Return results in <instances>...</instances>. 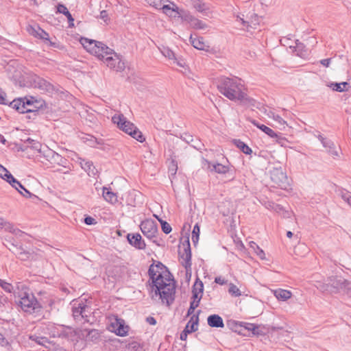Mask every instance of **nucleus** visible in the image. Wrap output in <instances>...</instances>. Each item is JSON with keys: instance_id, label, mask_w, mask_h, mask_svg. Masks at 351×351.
I'll use <instances>...</instances> for the list:
<instances>
[{"instance_id": "60", "label": "nucleus", "mask_w": 351, "mask_h": 351, "mask_svg": "<svg viewBox=\"0 0 351 351\" xmlns=\"http://www.w3.org/2000/svg\"><path fill=\"white\" fill-rule=\"evenodd\" d=\"M251 247L253 248L255 252L256 251V248L255 245H252V247Z\"/></svg>"}, {"instance_id": "45", "label": "nucleus", "mask_w": 351, "mask_h": 351, "mask_svg": "<svg viewBox=\"0 0 351 351\" xmlns=\"http://www.w3.org/2000/svg\"><path fill=\"white\" fill-rule=\"evenodd\" d=\"M215 282L220 285H223L227 283V280L221 276L216 277L215 279Z\"/></svg>"}, {"instance_id": "56", "label": "nucleus", "mask_w": 351, "mask_h": 351, "mask_svg": "<svg viewBox=\"0 0 351 351\" xmlns=\"http://www.w3.org/2000/svg\"><path fill=\"white\" fill-rule=\"evenodd\" d=\"M29 3L31 5H33V6H37L38 5V1L37 0H29Z\"/></svg>"}, {"instance_id": "58", "label": "nucleus", "mask_w": 351, "mask_h": 351, "mask_svg": "<svg viewBox=\"0 0 351 351\" xmlns=\"http://www.w3.org/2000/svg\"><path fill=\"white\" fill-rule=\"evenodd\" d=\"M273 208H275V204H269V208L273 210Z\"/></svg>"}, {"instance_id": "3", "label": "nucleus", "mask_w": 351, "mask_h": 351, "mask_svg": "<svg viewBox=\"0 0 351 351\" xmlns=\"http://www.w3.org/2000/svg\"><path fill=\"white\" fill-rule=\"evenodd\" d=\"M112 121L114 124L117 125L119 130L125 134H128L138 142L143 143L145 141V138L143 135L142 132L134 125L133 123L128 121L123 114H114L112 117Z\"/></svg>"}, {"instance_id": "59", "label": "nucleus", "mask_w": 351, "mask_h": 351, "mask_svg": "<svg viewBox=\"0 0 351 351\" xmlns=\"http://www.w3.org/2000/svg\"><path fill=\"white\" fill-rule=\"evenodd\" d=\"M0 141L4 143L5 140L3 138V136L0 134Z\"/></svg>"}, {"instance_id": "48", "label": "nucleus", "mask_w": 351, "mask_h": 351, "mask_svg": "<svg viewBox=\"0 0 351 351\" xmlns=\"http://www.w3.org/2000/svg\"><path fill=\"white\" fill-rule=\"evenodd\" d=\"M65 16H66V18L69 21V27H74V19L73 18L71 13L69 12Z\"/></svg>"}, {"instance_id": "15", "label": "nucleus", "mask_w": 351, "mask_h": 351, "mask_svg": "<svg viewBox=\"0 0 351 351\" xmlns=\"http://www.w3.org/2000/svg\"><path fill=\"white\" fill-rule=\"evenodd\" d=\"M191 44L198 50L208 51L210 45L208 42L205 41L204 38L199 36H190Z\"/></svg>"}, {"instance_id": "50", "label": "nucleus", "mask_w": 351, "mask_h": 351, "mask_svg": "<svg viewBox=\"0 0 351 351\" xmlns=\"http://www.w3.org/2000/svg\"><path fill=\"white\" fill-rule=\"evenodd\" d=\"M320 62L323 66H324L326 67H328L330 65V58L324 59V60H322Z\"/></svg>"}, {"instance_id": "37", "label": "nucleus", "mask_w": 351, "mask_h": 351, "mask_svg": "<svg viewBox=\"0 0 351 351\" xmlns=\"http://www.w3.org/2000/svg\"><path fill=\"white\" fill-rule=\"evenodd\" d=\"M84 308L82 306H79L73 308V315L75 319H78L80 316H82Z\"/></svg>"}, {"instance_id": "20", "label": "nucleus", "mask_w": 351, "mask_h": 351, "mask_svg": "<svg viewBox=\"0 0 351 351\" xmlns=\"http://www.w3.org/2000/svg\"><path fill=\"white\" fill-rule=\"evenodd\" d=\"M241 326H243L245 330L252 332L254 335L260 336L265 334L263 327L260 325L251 323H244Z\"/></svg>"}, {"instance_id": "55", "label": "nucleus", "mask_w": 351, "mask_h": 351, "mask_svg": "<svg viewBox=\"0 0 351 351\" xmlns=\"http://www.w3.org/2000/svg\"><path fill=\"white\" fill-rule=\"evenodd\" d=\"M273 210L277 213H279L282 210V208L280 205L275 204V208H273Z\"/></svg>"}, {"instance_id": "30", "label": "nucleus", "mask_w": 351, "mask_h": 351, "mask_svg": "<svg viewBox=\"0 0 351 351\" xmlns=\"http://www.w3.org/2000/svg\"><path fill=\"white\" fill-rule=\"evenodd\" d=\"M199 234H200V228H199V225L197 223L193 227V230L192 235H191L192 241L195 244L198 243L199 238Z\"/></svg>"}, {"instance_id": "2", "label": "nucleus", "mask_w": 351, "mask_h": 351, "mask_svg": "<svg viewBox=\"0 0 351 351\" xmlns=\"http://www.w3.org/2000/svg\"><path fill=\"white\" fill-rule=\"evenodd\" d=\"M220 93L232 101H247V90L245 86L237 81L226 78L219 86Z\"/></svg>"}, {"instance_id": "47", "label": "nucleus", "mask_w": 351, "mask_h": 351, "mask_svg": "<svg viewBox=\"0 0 351 351\" xmlns=\"http://www.w3.org/2000/svg\"><path fill=\"white\" fill-rule=\"evenodd\" d=\"M8 102L5 93L0 89V104H6Z\"/></svg>"}, {"instance_id": "39", "label": "nucleus", "mask_w": 351, "mask_h": 351, "mask_svg": "<svg viewBox=\"0 0 351 351\" xmlns=\"http://www.w3.org/2000/svg\"><path fill=\"white\" fill-rule=\"evenodd\" d=\"M99 18L104 21V22L106 23V24H108L109 22H110V17L108 16V14L107 12V11L106 10H102L101 12H100V14H99Z\"/></svg>"}, {"instance_id": "41", "label": "nucleus", "mask_w": 351, "mask_h": 351, "mask_svg": "<svg viewBox=\"0 0 351 351\" xmlns=\"http://www.w3.org/2000/svg\"><path fill=\"white\" fill-rule=\"evenodd\" d=\"M10 105L12 108L19 110L21 106V101L20 99H14L12 102H10Z\"/></svg>"}, {"instance_id": "5", "label": "nucleus", "mask_w": 351, "mask_h": 351, "mask_svg": "<svg viewBox=\"0 0 351 351\" xmlns=\"http://www.w3.org/2000/svg\"><path fill=\"white\" fill-rule=\"evenodd\" d=\"M204 285L201 280H197L192 289V298L188 314H192L195 309L198 307L203 295Z\"/></svg>"}, {"instance_id": "24", "label": "nucleus", "mask_w": 351, "mask_h": 351, "mask_svg": "<svg viewBox=\"0 0 351 351\" xmlns=\"http://www.w3.org/2000/svg\"><path fill=\"white\" fill-rule=\"evenodd\" d=\"M252 123L254 125H256L258 128H259L261 130H262L263 132H265L266 134H267L269 136H270L271 138L278 137V134L276 133L270 128H269L265 125H260L258 123H256L255 121H253Z\"/></svg>"}, {"instance_id": "4", "label": "nucleus", "mask_w": 351, "mask_h": 351, "mask_svg": "<svg viewBox=\"0 0 351 351\" xmlns=\"http://www.w3.org/2000/svg\"><path fill=\"white\" fill-rule=\"evenodd\" d=\"M107 329L110 332L114 333L119 337H123L128 336L130 326L123 319L119 317L117 315L111 314L107 317Z\"/></svg>"}, {"instance_id": "16", "label": "nucleus", "mask_w": 351, "mask_h": 351, "mask_svg": "<svg viewBox=\"0 0 351 351\" xmlns=\"http://www.w3.org/2000/svg\"><path fill=\"white\" fill-rule=\"evenodd\" d=\"M127 239L130 245L138 250H144L146 247L140 234H128Z\"/></svg>"}, {"instance_id": "38", "label": "nucleus", "mask_w": 351, "mask_h": 351, "mask_svg": "<svg viewBox=\"0 0 351 351\" xmlns=\"http://www.w3.org/2000/svg\"><path fill=\"white\" fill-rule=\"evenodd\" d=\"M305 47L302 43L297 44L296 51H298V54L304 58L306 55V50H303Z\"/></svg>"}, {"instance_id": "29", "label": "nucleus", "mask_w": 351, "mask_h": 351, "mask_svg": "<svg viewBox=\"0 0 351 351\" xmlns=\"http://www.w3.org/2000/svg\"><path fill=\"white\" fill-rule=\"evenodd\" d=\"M150 6L160 10L167 0H145Z\"/></svg>"}, {"instance_id": "42", "label": "nucleus", "mask_w": 351, "mask_h": 351, "mask_svg": "<svg viewBox=\"0 0 351 351\" xmlns=\"http://www.w3.org/2000/svg\"><path fill=\"white\" fill-rule=\"evenodd\" d=\"M273 119L276 121L280 126L285 128L287 125V121H285L279 115H274Z\"/></svg>"}, {"instance_id": "43", "label": "nucleus", "mask_w": 351, "mask_h": 351, "mask_svg": "<svg viewBox=\"0 0 351 351\" xmlns=\"http://www.w3.org/2000/svg\"><path fill=\"white\" fill-rule=\"evenodd\" d=\"M57 11H58V12L63 14L64 15H66L69 12L67 8L63 4L58 5Z\"/></svg>"}, {"instance_id": "10", "label": "nucleus", "mask_w": 351, "mask_h": 351, "mask_svg": "<svg viewBox=\"0 0 351 351\" xmlns=\"http://www.w3.org/2000/svg\"><path fill=\"white\" fill-rule=\"evenodd\" d=\"M160 10L165 15L170 18L180 17L182 19V16L185 14L183 10L180 9L173 1L170 0H167Z\"/></svg>"}, {"instance_id": "13", "label": "nucleus", "mask_w": 351, "mask_h": 351, "mask_svg": "<svg viewBox=\"0 0 351 351\" xmlns=\"http://www.w3.org/2000/svg\"><path fill=\"white\" fill-rule=\"evenodd\" d=\"M80 43L83 46L84 49L90 53L91 55L95 56V54L97 53V49L99 45H100V42L89 39L87 38L82 37L80 38Z\"/></svg>"}, {"instance_id": "1", "label": "nucleus", "mask_w": 351, "mask_h": 351, "mask_svg": "<svg viewBox=\"0 0 351 351\" xmlns=\"http://www.w3.org/2000/svg\"><path fill=\"white\" fill-rule=\"evenodd\" d=\"M152 280L151 296L169 306L175 300L176 282L168 269L161 263H153L149 269Z\"/></svg>"}, {"instance_id": "22", "label": "nucleus", "mask_w": 351, "mask_h": 351, "mask_svg": "<svg viewBox=\"0 0 351 351\" xmlns=\"http://www.w3.org/2000/svg\"><path fill=\"white\" fill-rule=\"evenodd\" d=\"M198 321L197 316H192L184 328L186 331L190 333L196 331L198 328Z\"/></svg>"}, {"instance_id": "17", "label": "nucleus", "mask_w": 351, "mask_h": 351, "mask_svg": "<svg viewBox=\"0 0 351 351\" xmlns=\"http://www.w3.org/2000/svg\"><path fill=\"white\" fill-rule=\"evenodd\" d=\"M102 196L104 199L110 204H114L118 202L117 194L112 192L110 188L103 187Z\"/></svg>"}, {"instance_id": "31", "label": "nucleus", "mask_w": 351, "mask_h": 351, "mask_svg": "<svg viewBox=\"0 0 351 351\" xmlns=\"http://www.w3.org/2000/svg\"><path fill=\"white\" fill-rule=\"evenodd\" d=\"M228 292L231 295L234 297H239L241 295V292L239 287L232 283L229 285Z\"/></svg>"}, {"instance_id": "54", "label": "nucleus", "mask_w": 351, "mask_h": 351, "mask_svg": "<svg viewBox=\"0 0 351 351\" xmlns=\"http://www.w3.org/2000/svg\"><path fill=\"white\" fill-rule=\"evenodd\" d=\"M147 321L151 325H155L156 324V321L153 317H147Z\"/></svg>"}, {"instance_id": "44", "label": "nucleus", "mask_w": 351, "mask_h": 351, "mask_svg": "<svg viewBox=\"0 0 351 351\" xmlns=\"http://www.w3.org/2000/svg\"><path fill=\"white\" fill-rule=\"evenodd\" d=\"M1 287L5 290L6 291L8 292H11L12 289V285L8 283V282H2L1 283Z\"/></svg>"}, {"instance_id": "32", "label": "nucleus", "mask_w": 351, "mask_h": 351, "mask_svg": "<svg viewBox=\"0 0 351 351\" xmlns=\"http://www.w3.org/2000/svg\"><path fill=\"white\" fill-rule=\"evenodd\" d=\"M82 168L88 172L90 175V173H94L95 167L93 165V163L89 161H84V162L81 163Z\"/></svg>"}, {"instance_id": "49", "label": "nucleus", "mask_w": 351, "mask_h": 351, "mask_svg": "<svg viewBox=\"0 0 351 351\" xmlns=\"http://www.w3.org/2000/svg\"><path fill=\"white\" fill-rule=\"evenodd\" d=\"M13 187H14L19 193H21L19 188H22V185L21 184V183L16 180V182H8Z\"/></svg>"}, {"instance_id": "9", "label": "nucleus", "mask_w": 351, "mask_h": 351, "mask_svg": "<svg viewBox=\"0 0 351 351\" xmlns=\"http://www.w3.org/2000/svg\"><path fill=\"white\" fill-rule=\"evenodd\" d=\"M41 308L42 306L32 293H25L23 295V311L35 313L40 312Z\"/></svg>"}, {"instance_id": "25", "label": "nucleus", "mask_w": 351, "mask_h": 351, "mask_svg": "<svg viewBox=\"0 0 351 351\" xmlns=\"http://www.w3.org/2000/svg\"><path fill=\"white\" fill-rule=\"evenodd\" d=\"M0 177L7 182H16V180L13 178L12 174L5 168L3 165L0 164Z\"/></svg>"}, {"instance_id": "52", "label": "nucleus", "mask_w": 351, "mask_h": 351, "mask_svg": "<svg viewBox=\"0 0 351 351\" xmlns=\"http://www.w3.org/2000/svg\"><path fill=\"white\" fill-rule=\"evenodd\" d=\"M190 332H186V330L184 329V331L180 335V339L182 341H185L187 339L188 334Z\"/></svg>"}, {"instance_id": "8", "label": "nucleus", "mask_w": 351, "mask_h": 351, "mask_svg": "<svg viewBox=\"0 0 351 351\" xmlns=\"http://www.w3.org/2000/svg\"><path fill=\"white\" fill-rule=\"evenodd\" d=\"M103 62L107 66L117 71H122L125 68L124 62L114 50L104 59Z\"/></svg>"}, {"instance_id": "53", "label": "nucleus", "mask_w": 351, "mask_h": 351, "mask_svg": "<svg viewBox=\"0 0 351 351\" xmlns=\"http://www.w3.org/2000/svg\"><path fill=\"white\" fill-rule=\"evenodd\" d=\"M343 198L350 205H351V195L349 194H346L343 195Z\"/></svg>"}, {"instance_id": "7", "label": "nucleus", "mask_w": 351, "mask_h": 351, "mask_svg": "<svg viewBox=\"0 0 351 351\" xmlns=\"http://www.w3.org/2000/svg\"><path fill=\"white\" fill-rule=\"evenodd\" d=\"M44 101L34 97H25L23 98V114L25 112H32L36 115V112L44 106Z\"/></svg>"}, {"instance_id": "14", "label": "nucleus", "mask_w": 351, "mask_h": 351, "mask_svg": "<svg viewBox=\"0 0 351 351\" xmlns=\"http://www.w3.org/2000/svg\"><path fill=\"white\" fill-rule=\"evenodd\" d=\"M182 21L189 24L191 27L195 29H204L207 27V25L205 23L189 14L185 13L184 16H182Z\"/></svg>"}, {"instance_id": "33", "label": "nucleus", "mask_w": 351, "mask_h": 351, "mask_svg": "<svg viewBox=\"0 0 351 351\" xmlns=\"http://www.w3.org/2000/svg\"><path fill=\"white\" fill-rule=\"evenodd\" d=\"M252 245L256 246V251L255 252L257 256L262 260L266 259V255L265 252L254 241L251 242L250 245L252 247Z\"/></svg>"}, {"instance_id": "6", "label": "nucleus", "mask_w": 351, "mask_h": 351, "mask_svg": "<svg viewBox=\"0 0 351 351\" xmlns=\"http://www.w3.org/2000/svg\"><path fill=\"white\" fill-rule=\"evenodd\" d=\"M23 82H25V86L28 87L47 89L51 86V84L45 80L31 73H26L25 75L23 76Z\"/></svg>"}, {"instance_id": "36", "label": "nucleus", "mask_w": 351, "mask_h": 351, "mask_svg": "<svg viewBox=\"0 0 351 351\" xmlns=\"http://www.w3.org/2000/svg\"><path fill=\"white\" fill-rule=\"evenodd\" d=\"M160 223H161V228H162V231L165 234L170 233L171 232V230H172L170 224L169 223H167V221H162V220H160Z\"/></svg>"}, {"instance_id": "62", "label": "nucleus", "mask_w": 351, "mask_h": 351, "mask_svg": "<svg viewBox=\"0 0 351 351\" xmlns=\"http://www.w3.org/2000/svg\"><path fill=\"white\" fill-rule=\"evenodd\" d=\"M50 45H55V43H52V42H50Z\"/></svg>"}, {"instance_id": "19", "label": "nucleus", "mask_w": 351, "mask_h": 351, "mask_svg": "<svg viewBox=\"0 0 351 351\" xmlns=\"http://www.w3.org/2000/svg\"><path fill=\"white\" fill-rule=\"evenodd\" d=\"M278 300L287 301L292 297V292L289 290L277 289L271 291Z\"/></svg>"}, {"instance_id": "12", "label": "nucleus", "mask_w": 351, "mask_h": 351, "mask_svg": "<svg viewBox=\"0 0 351 351\" xmlns=\"http://www.w3.org/2000/svg\"><path fill=\"white\" fill-rule=\"evenodd\" d=\"M141 232L147 238H153L156 236L158 232V228L156 223L152 219H145L140 226Z\"/></svg>"}, {"instance_id": "61", "label": "nucleus", "mask_w": 351, "mask_h": 351, "mask_svg": "<svg viewBox=\"0 0 351 351\" xmlns=\"http://www.w3.org/2000/svg\"><path fill=\"white\" fill-rule=\"evenodd\" d=\"M23 190L25 193H29V192H28V191H27L24 187L23 188Z\"/></svg>"}, {"instance_id": "26", "label": "nucleus", "mask_w": 351, "mask_h": 351, "mask_svg": "<svg viewBox=\"0 0 351 351\" xmlns=\"http://www.w3.org/2000/svg\"><path fill=\"white\" fill-rule=\"evenodd\" d=\"M348 84L347 82H341V83H331L329 86L333 90L337 92H343L347 90V86Z\"/></svg>"}, {"instance_id": "28", "label": "nucleus", "mask_w": 351, "mask_h": 351, "mask_svg": "<svg viewBox=\"0 0 351 351\" xmlns=\"http://www.w3.org/2000/svg\"><path fill=\"white\" fill-rule=\"evenodd\" d=\"M180 261L186 269L191 267V253L189 250H185V254L180 256Z\"/></svg>"}, {"instance_id": "51", "label": "nucleus", "mask_w": 351, "mask_h": 351, "mask_svg": "<svg viewBox=\"0 0 351 351\" xmlns=\"http://www.w3.org/2000/svg\"><path fill=\"white\" fill-rule=\"evenodd\" d=\"M84 221L88 225L93 224L95 222V219L91 217H86Z\"/></svg>"}, {"instance_id": "35", "label": "nucleus", "mask_w": 351, "mask_h": 351, "mask_svg": "<svg viewBox=\"0 0 351 351\" xmlns=\"http://www.w3.org/2000/svg\"><path fill=\"white\" fill-rule=\"evenodd\" d=\"M237 145L245 154H251L252 152L251 148L242 141H239Z\"/></svg>"}, {"instance_id": "21", "label": "nucleus", "mask_w": 351, "mask_h": 351, "mask_svg": "<svg viewBox=\"0 0 351 351\" xmlns=\"http://www.w3.org/2000/svg\"><path fill=\"white\" fill-rule=\"evenodd\" d=\"M208 324L211 327L223 328L224 326L222 318L218 315H212L208 317Z\"/></svg>"}, {"instance_id": "23", "label": "nucleus", "mask_w": 351, "mask_h": 351, "mask_svg": "<svg viewBox=\"0 0 351 351\" xmlns=\"http://www.w3.org/2000/svg\"><path fill=\"white\" fill-rule=\"evenodd\" d=\"M31 34H32L34 36L38 37L40 39L45 40L49 41V35L43 29L40 27H37V29L31 28L29 29Z\"/></svg>"}, {"instance_id": "40", "label": "nucleus", "mask_w": 351, "mask_h": 351, "mask_svg": "<svg viewBox=\"0 0 351 351\" xmlns=\"http://www.w3.org/2000/svg\"><path fill=\"white\" fill-rule=\"evenodd\" d=\"M162 53L165 57L168 58L170 60H173L175 58L174 53L169 49H164L162 51Z\"/></svg>"}, {"instance_id": "18", "label": "nucleus", "mask_w": 351, "mask_h": 351, "mask_svg": "<svg viewBox=\"0 0 351 351\" xmlns=\"http://www.w3.org/2000/svg\"><path fill=\"white\" fill-rule=\"evenodd\" d=\"M113 49L109 48L108 46L100 42V45H98L97 49V53L95 56L99 60L103 61L104 59L108 56Z\"/></svg>"}, {"instance_id": "34", "label": "nucleus", "mask_w": 351, "mask_h": 351, "mask_svg": "<svg viewBox=\"0 0 351 351\" xmlns=\"http://www.w3.org/2000/svg\"><path fill=\"white\" fill-rule=\"evenodd\" d=\"M195 8L200 12H204L208 11L209 9L206 5L199 0H197V2H194Z\"/></svg>"}, {"instance_id": "11", "label": "nucleus", "mask_w": 351, "mask_h": 351, "mask_svg": "<svg viewBox=\"0 0 351 351\" xmlns=\"http://www.w3.org/2000/svg\"><path fill=\"white\" fill-rule=\"evenodd\" d=\"M25 153L29 158L38 156L41 151V144L38 141L28 138L23 142Z\"/></svg>"}, {"instance_id": "46", "label": "nucleus", "mask_w": 351, "mask_h": 351, "mask_svg": "<svg viewBox=\"0 0 351 351\" xmlns=\"http://www.w3.org/2000/svg\"><path fill=\"white\" fill-rule=\"evenodd\" d=\"M275 138H276V141L277 143L280 144V145H284L285 143L287 142V139L282 136H280L278 134V137H274Z\"/></svg>"}, {"instance_id": "27", "label": "nucleus", "mask_w": 351, "mask_h": 351, "mask_svg": "<svg viewBox=\"0 0 351 351\" xmlns=\"http://www.w3.org/2000/svg\"><path fill=\"white\" fill-rule=\"evenodd\" d=\"M214 171L217 173L225 174L229 172L230 167L228 165H223L217 163L213 165Z\"/></svg>"}, {"instance_id": "57", "label": "nucleus", "mask_w": 351, "mask_h": 351, "mask_svg": "<svg viewBox=\"0 0 351 351\" xmlns=\"http://www.w3.org/2000/svg\"><path fill=\"white\" fill-rule=\"evenodd\" d=\"M287 236L288 238L291 239L292 237V236H293V233L291 231H288L287 232Z\"/></svg>"}]
</instances>
